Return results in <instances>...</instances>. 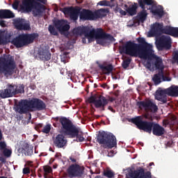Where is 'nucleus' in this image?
Masks as SVG:
<instances>
[{
    "mask_svg": "<svg viewBox=\"0 0 178 178\" xmlns=\"http://www.w3.org/2000/svg\"><path fill=\"white\" fill-rule=\"evenodd\" d=\"M130 63H131V58H127L122 61V66L123 69H127L129 66H130Z\"/></svg>",
    "mask_w": 178,
    "mask_h": 178,
    "instance_id": "45",
    "label": "nucleus"
},
{
    "mask_svg": "<svg viewBox=\"0 0 178 178\" xmlns=\"http://www.w3.org/2000/svg\"><path fill=\"white\" fill-rule=\"evenodd\" d=\"M0 26L1 27H6V24L5 23V21L3 20H0Z\"/></svg>",
    "mask_w": 178,
    "mask_h": 178,
    "instance_id": "53",
    "label": "nucleus"
},
{
    "mask_svg": "<svg viewBox=\"0 0 178 178\" xmlns=\"http://www.w3.org/2000/svg\"><path fill=\"white\" fill-rule=\"evenodd\" d=\"M82 42L86 44V38H82Z\"/></svg>",
    "mask_w": 178,
    "mask_h": 178,
    "instance_id": "63",
    "label": "nucleus"
},
{
    "mask_svg": "<svg viewBox=\"0 0 178 178\" xmlns=\"http://www.w3.org/2000/svg\"><path fill=\"white\" fill-rule=\"evenodd\" d=\"M168 92H165L164 90H159L156 92V99L157 101H160V102H162V104H166L168 102Z\"/></svg>",
    "mask_w": 178,
    "mask_h": 178,
    "instance_id": "32",
    "label": "nucleus"
},
{
    "mask_svg": "<svg viewBox=\"0 0 178 178\" xmlns=\"http://www.w3.org/2000/svg\"><path fill=\"white\" fill-rule=\"evenodd\" d=\"M38 56L40 60H44V62L50 60L51 55L49 52V49L47 47H42L38 51Z\"/></svg>",
    "mask_w": 178,
    "mask_h": 178,
    "instance_id": "24",
    "label": "nucleus"
},
{
    "mask_svg": "<svg viewBox=\"0 0 178 178\" xmlns=\"http://www.w3.org/2000/svg\"><path fill=\"white\" fill-rule=\"evenodd\" d=\"M154 60V66L156 70H160V72H163L165 66L163 65V60L162 58L154 54V56L152 57V60Z\"/></svg>",
    "mask_w": 178,
    "mask_h": 178,
    "instance_id": "30",
    "label": "nucleus"
},
{
    "mask_svg": "<svg viewBox=\"0 0 178 178\" xmlns=\"http://www.w3.org/2000/svg\"><path fill=\"white\" fill-rule=\"evenodd\" d=\"M104 176L108 178L115 177V172L112 170H104L103 172Z\"/></svg>",
    "mask_w": 178,
    "mask_h": 178,
    "instance_id": "42",
    "label": "nucleus"
},
{
    "mask_svg": "<svg viewBox=\"0 0 178 178\" xmlns=\"http://www.w3.org/2000/svg\"><path fill=\"white\" fill-rule=\"evenodd\" d=\"M165 28H163V24L155 23L151 29L150 33L152 37L154 35H159V34H165Z\"/></svg>",
    "mask_w": 178,
    "mask_h": 178,
    "instance_id": "25",
    "label": "nucleus"
},
{
    "mask_svg": "<svg viewBox=\"0 0 178 178\" xmlns=\"http://www.w3.org/2000/svg\"><path fill=\"white\" fill-rule=\"evenodd\" d=\"M47 109V104L40 99L33 98L31 100L22 99L15 108V111L19 115H27L29 113V119H31V113L34 111H44Z\"/></svg>",
    "mask_w": 178,
    "mask_h": 178,
    "instance_id": "1",
    "label": "nucleus"
},
{
    "mask_svg": "<svg viewBox=\"0 0 178 178\" xmlns=\"http://www.w3.org/2000/svg\"><path fill=\"white\" fill-rule=\"evenodd\" d=\"M15 14L10 10H0V19H13Z\"/></svg>",
    "mask_w": 178,
    "mask_h": 178,
    "instance_id": "34",
    "label": "nucleus"
},
{
    "mask_svg": "<svg viewBox=\"0 0 178 178\" xmlns=\"http://www.w3.org/2000/svg\"><path fill=\"white\" fill-rule=\"evenodd\" d=\"M77 3H82L83 0H76Z\"/></svg>",
    "mask_w": 178,
    "mask_h": 178,
    "instance_id": "62",
    "label": "nucleus"
},
{
    "mask_svg": "<svg viewBox=\"0 0 178 178\" xmlns=\"http://www.w3.org/2000/svg\"><path fill=\"white\" fill-rule=\"evenodd\" d=\"M74 34H83L88 42H92L95 40V29L90 27L76 28L73 30Z\"/></svg>",
    "mask_w": 178,
    "mask_h": 178,
    "instance_id": "11",
    "label": "nucleus"
},
{
    "mask_svg": "<svg viewBox=\"0 0 178 178\" xmlns=\"http://www.w3.org/2000/svg\"><path fill=\"white\" fill-rule=\"evenodd\" d=\"M9 41V36L5 31H0V45H6Z\"/></svg>",
    "mask_w": 178,
    "mask_h": 178,
    "instance_id": "39",
    "label": "nucleus"
},
{
    "mask_svg": "<svg viewBox=\"0 0 178 178\" xmlns=\"http://www.w3.org/2000/svg\"><path fill=\"white\" fill-rule=\"evenodd\" d=\"M54 120H56V122H60V124H61V131L62 133H63V124H62V120L63 119H66L67 120H69V119H67L66 117H61V118H59V117H56L54 118Z\"/></svg>",
    "mask_w": 178,
    "mask_h": 178,
    "instance_id": "47",
    "label": "nucleus"
},
{
    "mask_svg": "<svg viewBox=\"0 0 178 178\" xmlns=\"http://www.w3.org/2000/svg\"><path fill=\"white\" fill-rule=\"evenodd\" d=\"M24 92V85L8 83L5 89L0 90V98L4 99L5 98H12L17 95V94H22Z\"/></svg>",
    "mask_w": 178,
    "mask_h": 178,
    "instance_id": "5",
    "label": "nucleus"
},
{
    "mask_svg": "<svg viewBox=\"0 0 178 178\" xmlns=\"http://www.w3.org/2000/svg\"><path fill=\"white\" fill-rule=\"evenodd\" d=\"M152 131L154 136L161 137V136H163V134H165V128H163V127L161 126L159 124L154 122L153 124Z\"/></svg>",
    "mask_w": 178,
    "mask_h": 178,
    "instance_id": "29",
    "label": "nucleus"
},
{
    "mask_svg": "<svg viewBox=\"0 0 178 178\" xmlns=\"http://www.w3.org/2000/svg\"><path fill=\"white\" fill-rule=\"evenodd\" d=\"M138 3L140 8L143 10L138 13L137 17L140 22L143 23V22L147 20V16L148 15V13H147V10L145 9V5L147 6L152 5L154 3V0H138Z\"/></svg>",
    "mask_w": 178,
    "mask_h": 178,
    "instance_id": "12",
    "label": "nucleus"
},
{
    "mask_svg": "<svg viewBox=\"0 0 178 178\" xmlns=\"http://www.w3.org/2000/svg\"><path fill=\"white\" fill-rule=\"evenodd\" d=\"M95 38L96 40H109L110 41L115 40L112 35L106 33L102 28H97L95 30Z\"/></svg>",
    "mask_w": 178,
    "mask_h": 178,
    "instance_id": "20",
    "label": "nucleus"
},
{
    "mask_svg": "<svg viewBox=\"0 0 178 178\" xmlns=\"http://www.w3.org/2000/svg\"><path fill=\"white\" fill-rule=\"evenodd\" d=\"M131 122L137 126L139 130H143L146 133L151 134L152 133V127H154V122L151 121H144L143 120V117L138 116L131 119Z\"/></svg>",
    "mask_w": 178,
    "mask_h": 178,
    "instance_id": "9",
    "label": "nucleus"
},
{
    "mask_svg": "<svg viewBox=\"0 0 178 178\" xmlns=\"http://www.w3.org/2000/svg\"><path fill=\"white\" fill-rule=\"evenodd\" d=\"M163 31L165 34H168V35H172V37H175V38H178V28L166 26L164 28Z\"/></svg>",
    "mask_w": 178,
    "mask_h": 178,
    "instance_id": "31",
    "label": "nucleus"
},
{
    "mask_svg": "<svg viewBox=\"0 0 178 178\" xmlns=\"http://www.w3.org/2000/svg\"><path fill=\"white\" fill-rule=\"evenodd\" d=\"M136 105L139 109H145V111H149L152 113H156L158 112V106L151 100L138 102Z\"/></svg>",
    "mask_w": 178,
    "mask_h": 178,
    "instance_id": "15",
    "label": "nucleus"
},
{
    "mask_svg": "<svg viewBox=\"0 0 178 178\" xmlns=\"http://www.w3.org/2000/svg\"><path fill=\"white\" fill-rule=\"evenodd\" d=\"M115 97H109V99H108V102H113V101H115Z\"/></svg>",
    "mask_w": 178,
    "mask_h": 178,
    "instance_id": "56",
    "label": "nucleus"
},
{
    "mask_svg": "<svg viewBox=\"0 0 178 178\" xmlns=\"http://www.w3.org/2000/svg\"><path fill=\"white\" fill-rule=\"evenodd\" d=\"M0 162H1L2 163H6V159L2 156L0 157Z\"/></svg>",
    "mask_w": 178,
    "mask_h": 178,
    "instance_id": "55",
    "label": "nucleus"
},
{
    "mask_svg": "<svg viewBox=\"0 0 178 178\" xmlns=\"http://www.w3.org/2000/svg\"><path fill=\"white\" fill-rule=\"evenodd\" d=\"M154 165V162H152V163H149V166H152Z\"/></svg>",
    "mask_w": 178,
    "mask_h": 178,
    "instance_id": "64",
    "label": "nucleus"
},
{
    "mask_svg": "<svg viewBox=\"0 0 178 178\" xmlns=\"http://www.w3.org/2000/svg\"><path fill=\"white\" fill-rule=\"evenodd\" d=\"M84 167L79 164H72L67 172L71 177H84Z\"/></svg>",
    "mask_w": 178,
    "mask_h": 178,
    "instance_id": "14",
    "label": "nucleus"
},
{
    "mask_svg": "<svg viewBox=\"0 0 178 178\" xmlns=\"http://www.w3.org/2000/svg\"><path fill=\"white\" fill-rule=\"evenodd\" d=\"M40 35L37 33H22L13 39L11 44L16 48H23V47H27L30 44H33L36 38H38Z\"/></svg>",
    "mask_w": 178,
    "mask_h": 178,
    "instance_id": "4",
    "label": "nucleus"
},
{
    "mask_svg": "<svg viewBox=\"0 0 178 178\" xmlns=\"http://www.w3.org/2000/svg\"><path fill=\"white\" fill-rule=\"evenodd\" d=\"M63 124V134L64 136H70L71 138H76V143H83L84 141V136L83 132L80 131L79 129L76 127L70 120L64 118L61 120Z\"/></svg>",
    "mask_w": 178,
    "mask_h": 178,
    "instance_id": "3",
    "label": "nucleus"
},
{
    "mask_svg": "<svg viewBox=\"0 0 178 178\" xmlns=\"http://www.w3.org/2000/svg\"><path fill=\"white\" fill-rule=\"evenodd\" d=\"M36 127H38V129H41V127H42V124H38Z\"/></svg>",
    "mask_w": 178,
    "mask_h": 178,
    "instance_id": "61",
    "label": "nucleus"
},
{
    "mask_svg": "<svg viewBox=\"0 0 178 178\" xmlns=\"http://www.w3.org/2000/svg\"><path fill=\"white\" fill-rule=\"evenodd\" d=\"M44 169V177L47 178L48 177V174L52 173V168L49 165H46L43 167Z\"/></svg>",
    "mask_w": 178,
    "mask_h": 178,
    "instance_id": "43",
    "label": "nucleus"
},
{
    "mask_svg": "<svg viewBox=\"0 0 178 178\" xmlns=\"http://www.w3.org/2000/svg\"><path fill=\"white\" fill-rule=\"evenodd\" d=\"M88 102H90V104H94L95 106V104L97 103V97H95V96H91L88 98Z\"/></svg>",
    "mask_w": 178,
    "mask_h": 178,
    "instance_id": "49",
    "label": "nucleus"
},
{
    "mask_svg": "<svg viewBox=\"0 0 178 178\" xmlns=\"http://www.w3.org/2000/svg\"><path fill=\"white\" fill-rule=\"evenodd\" d=\"M3 136L2 135V131L0 129V141H2Z\"/></svg>",
    "mask_w": 178,
    "mask_h": 178,
    "instance_id": "59",
    "label": "nucleus"
},
{
    "mask_svg": "<svg viewBox=\"0 0 178 178\" xmlns=\"http://www.w3.org/2000/svg\"><path fill=\"white\" fill-rule=\"evenodd\" d=\"M124 8H127V13H129V15H130V16H134V15H137V3H134V5L130 6L129 7V6H127V4L124 5Z\"/></svg>",
    "mask_w": 178,
    "mask_h": 178,
    "instance_id": "38",
    "label": "nucleus"
},
{
    "mask_svg": "<svg viewBox=\"0 0 178 178\" xmlns=\"http://www.w3.org/2000/svg\"><path fill=\"white\" fill-rule=\"evenodd\" d=\"M70 161H71V162H72V163H76L77 162V160L72 156L70 157Z\"/></svg>",
    "mask_w": 178,
    "mask_h": 178,
    "instance_id": "54",
    "label": "nucleus"
},
{
    "mask_svg": "<svg viewBox=\"0 0 178 178\" xmlns=\"http://www.w3.org/2000/svg\"><path fill=\"white\" fill-rule=\"evenodd\" d=\"M155 53L154 49H152V44H147L146 46H143V47H140L138 49L137 58H140V59H147L146 63L147 69H151L152 65L151 64V60H152L153 56H154Z\"/></svg>",
    "mask_w": 178,
    "mask_h": 178,
    "instance_id": "8",
    "label": "nucleus"
},
{
    "mask_svg": "<svg viewBox=\"0 0 178 178\" xmlns=\"http://www.w3.org/2000/svg\"><path fill=\"white\" fill-rule=\"evenodd\" d=\"M99 69L102 70L104 74H111L112 72H113V65L112 64H108L107 65H99Z\"/></svg>",
    "mask_w": 178,
    "mask_h": 178,
    "instance_id": "37",
    "label": "nucleus"
},
{
    "mask_svg": "<svg viewBox=\"0 0 178 178\" xmlns=\"http://www.w3.org/2000/svg\"><path fill=\"white\" fill-rule=\"evenodd\" d=\"M106 13H109V9L100 8L94 12L95 20L97 19H102L106 16Z\"/></svg>",
    "mask_w": 178,
    "mask_h": 178,
    "instance_id": "33",
    "label": "nucleus"
},
{
    "mask_svg": "<svg viewBox=\"0 0 178 178\" xmlns=\"http://www.w3.org/2000/svg\"><path fill=\"white\" fill-rule=\"evenodd\" d=\"M63 12L65 15H70V19L72 20H77L79 15H80V8H64Z\"/></svg>",
    "mask_w": 178,
    "mask_h": 178,
    "instance_id": "21",
    "label": "nucleus"
},
{
    "mask_svg": "<svg viewBox=\"0 0 178 178\" xmlns=\"http://www.w3.org/2000/svg\"><path fill=\"white\" fill-rule=\"evenodd\" d=\"M109 104V100L106 97L99 95L96 100L95 107L97 109L101 108V111H105V106Z\"/></svg>",
    "mask_w": 178,
    "mask_h": 178,
    "instance_id": "22",
    "label": "nucleus"
},
{
    "mask_svg": "<svg viewBox=\"0 0 178 178\" xmlns=\"http://www.w3.org/2000/svg\"><path fill=\"white\" fill-rule=\"evenodd\" d=\"M54 27L61 34L62 33H66L70 30V25L67 24V21L65 19H57L54 22Z\"/></svg>",
    "mask_w": 178,
    "mask_h": 178,
    "instance_id": "18",
    "label": "nucleus"
},
{
    "mask_svg": "<svg viewBox=\"0 0 178 178\" xmlns=\"http://www.w3.org/2000/svg\"><path fill=\"white\" fill-rule=\"evenodd\" d=\"M30 173V168H24L23 169V174L24 175H29Z\"/></svg>",
    "mask_w": 178,
    "mask_h": 178,
    "instance_id": "52",
    "label": "nucleus"
},
{
    "mask_svg": "<svg viewBox=\"0 0 178 178\" xmlns=\"http://www.w3.org/2000/svg\"><path fill=\"white\" fill-rule=\"evenodd\" d=\"M115 13H120L121 16H126L127 15V12L123 10L120 7H119V5L117 3V6L115 8Z\"/></svg>",
    "mask_w": 178,
    "mask_h": 178,
    "instance_id": "44",
    "label": "nucleus"
},
{
    "mask_svg": "<svg viewBox=\"0 0 178 178\" xmlns=\"http://www.w3.org/2000/svg\"><path fill=\"white\" fill-rule=\"evenodd\" d=\"M116 152H115L114 150H111L110 152H108L107 156L112 158V156H114Z\"/></svg>",
    "mask_w": 178,
    "mask_h": 178,
    "instance_id": "51",
    "label": "nucleus"
},
{
    "mask_svg": "<svg viewBox=\"0 0 178 178\" xmlns=\"http://www.w3.org/2000/svg\"><path fill=\"white\" fill-rule=\"evenodd\" d=\"M16 69V62L15 58L10 57V58H3L0 60V77L3 74L5 77H9L15 73Z\"/></svg>",
    "mask_w": 178,
    "mask_h": 178,
    "instance_id": "7",
    "label": "nucleus"
},
{
    "mask_svg": "<svg viewBox=\"0 0 178 178\" xmlns=\"http://www.w3.org/2000/svg\"><path fill=\"white\" fill-rule=\"evenodd\" d=\"M108 111H111V112H113V113H115V110L113 109V108H112V106H108Z\"/></svg>",
    "mask_w": 178,
    "mask_h": 178,
    "instance_id": "57",
    "label": "nucleus"
},
{
    "mask_svg": "<svg viewBox=\"0 0 178 178\" xmlns=\"http://www.w3.org/2000/svg\"><path fill=\"white\" fill-rule=\"evenodd\" d=\"M151 8H149L150 11L154 16H158L159 17H162L164 15L163 7L162 6L155 5V1L152 5H150Z\"/></svg>",
    "mask_w": 178,
    "mask_h": 178,
    "instance_id": "26",
    "label": "nucleus"
},
{
    "mask_svg": "<svg viewBox=\"0 0 178 178\" xmlns=\"http://www.w3.org/2000/svg\"><path fill=\"white\" fill-rule=\"evenodd\" d=\"M97 143H99L103 148L111 149L116 147V136L112 133H106L105 131L99 132L97 138Z\"/></svg>",
    "mask_w": 178,
    "mask_h": 178,
    "instance_id": "6",
    "label": "nucleus"
},
{
    "mask_svg": "<svg viewBox=\"0 0 178 178\" xmlns=\"http://www.w3.org/2000/svg\"><path fill=\"white\" fill-rule=\"evenodd\" d=\"M79 17L81 20H95L94 13L85 8L80 12Z\"/></svg>",
    "mask_w": 178,
    "mask_h": 178,
    "instance_id": "27",
    "label": "nucleus"
},
{
    "mask_svg": "<svg viewBox=\"0 0 178 178\" xmlns=\"http://www.w3.org/2000/svg\"><path fill=\"white\" fill-rule=\"evenodd\" d=\"M19 3H20V1L19 0H15L13 3V8L15 10H17L19 8Z\"/></svg>",
    "mask_w": 178,
    "mask_h": 178,
    "instance_id": "50",
    "label": "nucleus"
},
{
    "mask_svg": "<svg viewBox=\"0 0 178 178\" xmlns=\"http://www.w3.org/2000/svg\"><path fill=\"white\" fill-rule=\"evenodd\" d=\"M42 133H45V134H48L49 131H51V124H48L43 127L42 129Z\"/></svg>",
    "mask_w": 178,
    "mask_h": 178,
    "instance_id": "48",
    "label": "nucleus"
},
{
    "mask_svg": "<svg viewBox=\"0 0 178 178\" xmlns=\"http://www.w3.org/2000/svg\"><path fill=\"white\" fill-rule=\"evenodd\" d=\"M6 142L0 141V152L6 158H10L12 156V149L7 147Z\"/></svg>",
    "mask_w": 178,
    "mask_h": 178,
    "instance_id": "28",
    "label": "nucleus"
},
{
    "mask_svg": "<svg viewBox=\"0 0 178 178\" xmlns=\"http://www.w3.org/2000/svg\"><path fill=\"white\" fill-rule=\"evenodd\" d=\"M53 144L56 148L65 149L67 146V139H66L63 134H58L56 137H53Z\"/></svg>",
    "mask_w": 178,
    "mask_h": 178,
    "instance_id": "17",
    "label": "nucleus"
},
{
    "mask_svg": "<svg viewBox=\"0 0 178 178\" xmlns=\"http://www.w3.org/2000/svg\"><path fill=\"white\" fill-rule=\"evenodd\" d=\"M97 44H99L100 45H102V40H97Z\"/></svg>",
    "mask_w": 178,
    "mask_h": 178,
    "instance_id": "60",
    "label": "nucleus"
},
{
    "mask_svg": "<svg viewBox=\"0 0 178 178\" xmlns=\"http://www.w3.org/2000/svg\"><path fill=\"white\" fill-rule=\"evenodd\" d=\"M155 44L158 51H169L172 48V38L170 36L162 35L156 40Z\"/></svg>",
    "mask_w": 178,
    "mask_h": 178,
    "instance_id": "10",
    "label": "nucleus"
},
{
    "mask_svg": "<svg viewBox=\"0 0 178 178\" xmlns=\"http://www.w3.org/2000/svg\"><path fill=\"white\" fill-rule=\"evenodd\" d=\"M43 3V4H42ZM47 0H22L19 6L22 13H30L32 12L33 17H40L45 10Z\"/></svg>",
    "mask_w": 178,
    "mask_h": 178,
    "instance_id": "2",
    "label": "nucleus"
},
{
    "mask_svg": "<svg viewBox=\"0 0 178 178\" xmlns=\"http://www.w3.org/2000/svg\"><path fill=\"white\" fill-rule=\"evenodd\" d=\"M138 42L139 43L137 44L138 48H143V47L149 45V43L147 42L144 38H138Z\"/></svg>",
    "mask_w": 178,
    "mask_h": 178,
    "instance_id": "40",
    "label": "nucleus"
},
{
    "mask_svg": "<svg viewBox=\"0 0 178 178\" xmlns=\"http://www.w3.org/2000/svg\"><path fill=\"white\" fill-rule=\"evenodd\" d=\"M127 178H152V177L151 176V172H145L144 168H139V169L129 172Z\"/></svg>",
    "mask_w": 178,
    "mask_h": 178,
    "instance_id": "16",
    "label": "nucleus"
},
{
    "mask_svg": "<svg viewBox=\"0 0 178 178\" xmlns=\"http://www.w3.org/2000/svg\"><path fill=\"white\" fill-rule=\"evenodd\" d=\"M122 51L124 54H126V55L137 58V55L138 54V46L137 45V43L128 41L125 45L122 47Z\"/></svg>",
    "mask_w": 178,
    "mask_h": 178,
    "instance_id": "13",
    "label": "nucleus"
},
{
    "mask_svg": "<svg viewBox=\"0 0 178 178\" xmlns=\"http://www.w3.org/2000/svg\"><path fill=\"white\" fill-rule=\"evenodd\" d=\"M14 26L17 30L26 31L30 30V24L26 22L22 18H18L14 20Z\"/></svg>",
    "mask_w": 178,
    "mask_h": 178,
    "instance_id": "19",
    "label": "nucleus"
},
{
    "mask_svg": "<svg viewBox=\"0 0 178 178\" xmlns=\"http://www.w3.org/2000/svg\"><path fill=\"white\" fill-rule=\"evenodd\" d=\"M48 30L51 35H58V31H56L55 26L49 25Z\"/></svg>",
    "mask_w": 178,
    "mask_h": 178,
    "instance_id": "46",
    "label": "nucleus"
},
{
    "mask_svg": "<svg viewBox=\"0 0 178 178\" xmlns=\"http://www.w3.org/2000/svg\"><path fill=\"white\" fill-rule=\"evenodd\" d=\"M113 94L115 97H119V90H116L115 92H114Z\"/></svg>",
    "mask_w": 178,
    "mask_h": 178,
    "instance_id": "58",
    "label": "nucleus"
},
{
    "mask_svg": "<svg viewBox=\"0 0 178 178\" xmlns=\"http://www.w3.org/2000/svg\"><path fill=\"white\" fill-rule=\"evenodd\" d=\"M97 5H99V6H111V8L115 6V3H111V1L108 0L100 1Z\"/></svg>",
    "mask_w": 178,
    "mask_h": 178,
    "instance_id": "41",
    "label": "nucleus"
},
{
    "mask_svg": "<svg viewBox=\"0 0 178 178\" xmlns=\"http://www.w3.org/2000/svg\"><path fill=\"white\" fill-rule=\"evenodd\" d=\"M165 77L163 74V71H159L157 74H155L152 78V80L155 84V86H158V84H161L162 79Z\"/></svg>",
    "mask_w": 178,
    "mask_h": 178,
    "instance_id": "36",
    "label": "nucleus"
},
{
    "mask_svg": "<svg viewBox=\"0 0 178 178\" xmlns=\"http://www.w3.org/2000/svg\"><path fill=\"white\" fill-rule=\"evenodd\" d=\"M33 149L34 147L33 145L26 142H24L22 144L21 147L19 148V151L23 152L26 156H31V155H33Z\"/></svg>",
    "mask_w": 178,
    "mask_h": 178,
    "instance_id": "23",
    "label": "nucleus"
},
{
    "mask_svg": "<svg viewBox=\"0 0 178 178\" xmlns=\"http://www.w3.org/2000/svg\"><path fill=\"white\" fill-rule=\"evenodd\" d=\"M166 92L170 97H178V86L172 85L166 90Z\"/></svg>",
    "mask_w": 178,
    "mask_h": 178,
    "instance_id": "35",
    "label": "nucleus"
}]
</instances>
